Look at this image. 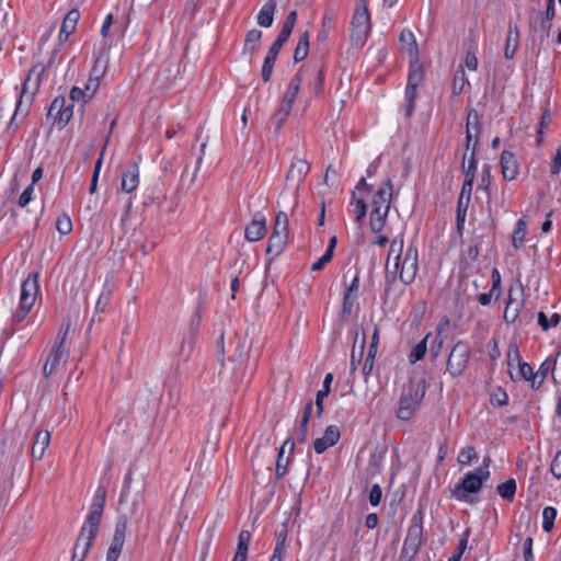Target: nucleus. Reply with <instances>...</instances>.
Wrapping results in <instances>:
<instances>
[{
    "label": "nucleus",
    "mask_w": 561,
    "mask_h": 561,
    "mask_svg": "<svg viewBox=\"0 0 561 561\" xmlns=\"http://www.w3.org/2000/svg\"><path fill=\"white\" fill-rule=\"evenodd\" d=\"M430 334H427L422 341H420L414 347L412 348L411 353L409 354V362L411 364H415L416 362H420L424 358L426 352H427V339Z\"/></svg>",
    "instance_id": "obj_45"
},
{
    "label": "nucleus",
    "mask_w": 561,
    "mask_h": 561,
    "mask_svg": "<svg viewBox=\"0 0 561 561\" xmlns=\"http://www.w3.org/2000/svg\"><path fill=\"white\" fill-rule=\"evenodd\" d=\"M251 540V533L249 530H241L238 536V546H237V554H239V558L247 557L248 558V550H249V543Z\"/></svg>",
    "instance_id": "obj_51"
},
{
    "label": "nucleus",
    "mask_w": 561,
    "mask_h": 561,
    "mask_svg": "<svg viewBox=\"0 0 561 561\" xmlns=\"http://www.w3.org/2000/svg\"><path fill=\"white\" fill-rule=\"evenodd\" d=\"M334 20H335L334 9H327L325 13L322 18L321 30L319 31L318 36H317L318 41L324 42L328 39V36L333 28Z\"/></svg>",
    "instance_id": "obj_29"
},
{
    "label": "nucleus",
    "mask_w": 561,
    "mask_h": 561,
    "mask_svg": "<svg viewBox=\"0 0 561 561\" xmlns=\"http://www.w3.org/2000/svg\"><path fill=\"white\" fill-rule=\"evenodd\" d=\"M106 65H107V59L103 58V56H99L94 60L93 67L90 72V79L100 82L106 71Z\"/></svg>",
    "instance_id": "obj_49"
},
{
    "label": "nucleus",
    "mask_w": 561,
    "mask_h": 561,
    "mask_svg": "<svg viewBox=\"0 0 561 561\" xmlns=\"http://www.w3.org/2000/svg\"><path fill=\"white\" fill-rule=\"evenodd\" d=\"M556 15L554 0H547V7L543 12L540 13V31L542 38L549 37L552 20Z\"/></svg>",
    "instance_id": "obj_23"
},
{
    "label": "nucleus",
    "mask_w": 561,
    "mask_h": 561,
    "mask_svg": "<svg viewBox=\"0 0 561 561\" xmlns=\"http://www.w3.org/2000/svg\"><path fill=\"white\" fill-rule=\"evenodd\" d=\"M288 237L279 234L278 232H272L268 238L266 254L272 255V259L278 257L285 250Z\"/></svg>",
    "instance_id": "obj_22"
},
{
    "label": "nucleus",
    "mask_w": 561,
    "mask_h": 561,
    "mask_svg": "<svg viewBox=\"0 0 561 561\" xmlns=\"http://www.w3.org/2000/svg\"><path fill=\"white\" fill-rule=\"evenodd\" d=\"M277 56V54H272L271 51H267L263 60L261 71V77L264 82H268L271 80Z\"/></svg>",
    "instance_id": "obj_42"
},
{
    "label": "nucleus",
    "mask_w": 561,
    "mask_h": 561,
    "mask_svg": "<svg viewBox=\"0 0 561 561\" xmlns=\"http://www.w3.org/2000/svg\"><path fill=\"white\" fill-rule=\"evenodd\" d=\"M388 214L389 206H387L385 209H381L379 207H371L369 227L373 232L378 233L383 230L387 224Z\"/></svg>",
    "instance_id": "obj_19"
},
{
    "label": "nucleus",
    "mask_w": 561,
    "mask_h": 561,
    "mask_svg": "<svg viewBox=\"0 0 561 561\" xmlns=\"http://www.w3.org/2000/svg\"><path fill=\"white\" fill-rule=\"evenodd\" d=\"M405 117L410 118L415 108V101L417 96V88L412 84H407L405 87Z\"/></svg>",
    "instance_id": "obj_41"
},
{
    "label": "nucleus",
    "mask_w": 561,
    "mask_h": 561,
    "mask_svg": "<svg viewBox=\"0 0 561 561\" xmlns=\"http://www.w3.org/2000/svg\"><path fill=\"white\" fill-rule=\"evenodd\" d=\"M427 390L425 378H411L403 387L396 415L399 420L409 421L422 403Z\"/></svg>",
    "instance_id": "obj_1"
},
{
    "label": "nucleus",
    "mask_w": 561,
    "mask_h": 561,
    "mask_svg": "<svg viewBox=\"0 0 561 561\" xmlns=\"http://www.w3.org/2000/svg\"><path fill=\"white\" fill-rule=\"evenodd\" d=\"M69 357V348L68 347H53L50 351L46 364L44 365V375L46 377L50 376L58 368L64 366Z\"/></svg>",
    "instance_id": "obj_13"
},
{
    "label": "nucleus",
    "mask_w": 561,
    "mask_h": 561,
    "mask_svg": "<svg viewBox=\"0 0 561 561\" xmlns=\"http://www.w3.org/2000/svg\"><path fill=\"white\" fill-rule=\"evenodd\" d=\"M108 141H110V134L107 135V137L105 139V144L103 145L100 156L94 164L91 183H90V187H89L90 194H94L98 190V181H99V176H100V172H101V168H102V163H103V159H104V154H105V150H106Z\"/></svg>",
    "instance_id": "obj_31"
},
{
    "label": "nucleus",
    "mask_w": 561,
    "mask_h": 561,
    "mask_svg": "<svg viewBox=\"0 0 561 561\" xmlns=\"http://www.w3.org/2000/svg\"><path fill=\"white\" fill-rule=\"evenodd\" d=\"M520 307L522 304L513 299L512 295L510 294L503 314L504 321L507 324H512L518 319L520 313Z\"/></svg>",
    "instance_id": "obj_34"
},
{
    "label": "nucleus",
    "mask_w": 561,
    "mask_h": 561,
    "mask_svg": "<svg viewBox=\"0 0 561 561\" xmlns=\"http://www.w3.org/2000/svg\"><path fill=\"white\" fill-rule=\"evenodd\" d=\"M261 38L262 31L256 28L250 30L244 38L243 53L251 56L255 54L260 48Z\"/></svg>",
    "instance_id": "obj_25"
},
{
    "label": "nucleus",
    "mask_w": 561,
    "mask_h": 561,
    "mask_svg": "<svg viewBox=\"0 0 561 561\" xmlns=\"http://www.w3.org/2000/svg\"><path fill=\"white\" fill-rule=\"evenodd\" d=\"M79 19L80 12L77 9H72L66 14L61 24V35H65V39H68V37L76 31Z\"/></svg>",
    "instance_id": "obj_28"
},
{
    "label": "nucleus",
    "mask_w": 561,
    "mask_h": 561,
    "mask_svg": "<svg viewBox=\"0 0 561 561\" xmlns=\"http://www.w3.org/2000/svg\"><path fill=\"white\" fill-rule=\"evenodd\" d=\"M477 46L473 44L469 47L465 58V65L470 70H477L478 68V58L476 56Z\"/></svg>",
    "instance_id": "obj_64"
},
{
    "label": "nucleus",
    "mask_w": 561,
    "mask_h": 561,
    "mask_svg": "<svg viewBox=\"0 0 561 561\" xmlns=\"http://www.w3.org/2000/svg\"><path fill=\"white\" fill-rule=\"evenodd\" d=\"M496 491L503 500L507 502H513L516 493L515 479L511 478L506 480L504 483L499 484L496 486Z\"/></svg>",
    "instance_id": "obj_38"
},
{
    "label": "nucleus",
    "mask_w": 561,
    "mask_h": 561,
    "mask_svg": "<svg viewBox=\"0 0 561 561\" xmlns=\"http://www.w3.org/2000/svg\"><path fill=\"white\" fill-rule=\"evenodd\" d=\"M493 407H504L508 404V396L503 388H497L496 391L491 396L490 400Z\"/></svg>",
    "instance_id": "obj_61"
},
{
    "label": "nucleus",
    "mask_w": 561,
    "mask_h": 561,
    "mask_svg": "<svg viewBox=\"0 0 561 561\" xmlns=\"http://www.w3.org/2000/svg\"><path fill=\"white\" fill-rule=\"evenodd\" d=\"M323 437L331 446H334L341 437L339 427L336 425H329L324 431Z\"/></svg>",
    "instance_id": "obj_62"
},
{
    "label": "nucleus",
    "mask_w": 561,
    "mask_h": 561,
    "mask_svg": "<svg viewBox=\"0 0 561 561\" xmlns=\"http://www.w3.org/2000/svg\"><path fill=\"white\" fill-rule=\"evenodd\" d=\"M295 449V440L293 437H288L283 446L278 449L276 468H275V477L277 480H280L287 473V468L289 462L293 459Z\"/></svg>",
    "instance_id": "obj_9"
},
{
    "label": "nucleus",
    "mask_w": 561,
    "mask_h": 561,
    "mask_svg": "<svg viewBox=\"0 0 561 561\" xmlns=\"http://www.w3.org/2000/svg\"><path fill=\"white\" fill-rule=\"evenodd\" d=\"M70 330V320H64L60 324L59 331L56 336L55 345L54 347L61 348L67 347L66 346V339Z\"/></svg>",
    "instance_id": "obj_58"
},
{
    "label": "nucleus",
    "mask_w": 561,
    "mask_h": 561,
    "mask_svg": "<svg viewBox=\"0 0 561 561\" xmlns=\"http://www.w3.org/2000/svg\"><path fill=\"white\" fill-rule=\"evenodd\" d=\"M469 203L467 199L458 198L456 208V228L459 234L462 233Z\"/></svg>",
    "instance_id": "obj_40"
},
{
    "label": "nucleus",
    "mask_w": 561,
    "mask_h": 561,
    "mask_svg": "<svg viewBox=\"0 0 561 561\" xmlns=\"http://www.w3.org/2000/svg\"><path fill=\"white\" fill-rule=\"evenodd\" d=\"M491 181H492L491 167L489 164H484L482 168L481 180H480L478 188L483 190L488 194L489 197L491 195Z\"/></svg>",
    "instance_id": "obj_57"
},
{
    "label": "nucleus",
    "mask_w": 561,
    "mask_h": 561,
    "mask_svg": "<svg viewBox=\"0 0 561 561\" xmlns=\"http://www.w3.org/2000/svg\"><path fill=\"white\" fill-rule=\"evenodd\" d=\"M403 247H404V239L403 233H400L398 237L392 239L390 242V249L388 252V260L394 255V262L400 261V259L403 256Z\"/></svg>",
    "instance_id": "obj_47"
},
{
    "label": "nucleus",
    "mask_w": 561,
    "mask_h": 561,
    "mask_svg": "<svg viewBox=\"0 0 561 561\" xmlns=\"http://www.w3.org/2000/svg\"><path fill=\"white\" fill-rule=\"evenodd\" d=\"M471 129L474 130L473 144H476L477 147L482 131V126L480 124L479 114L474 108H469L467 114L466 130L471 131Z\"/></svg>",
    "instance_id": "obj_30"
},
{
    "label": "nucleus",
    "mask_w": 561,
    "mask_h": 561,
    "mask_svg": "<svg viewBox=\"0 0 561 561\" xmlns=\"http://www.w3.org/2000/svg\"><path fill=\"white\" fill-rule=\"evenodd\" d=\"M56 229L62 236H67L72 231V221L67 214L64 213L57 217Z\"/></svg>",
    "instance_id": "obj_56"
},
{
    "label": "nucleus",
    "mask_w": 561,
    "mask_h": 561,
    "mask_svg": "<svg viewBox=\"0 0 561 561\" xmlns=\"http://www.w3.org/2000/svg\"><path fill=\"white\" fill-rule=\"evenodd\" d=\"M351 205H354L355 222L362 226L367 214V204L363 198L355 199V192H352Z\"/></svg>",
    "instance_id": "obj_43"
},
{
    "label": "nucleus",
    "mask_w": 561,
    "mask_h": 561,
    "mask_svg": "<svg viewBox=\"0 0 561 561\" xmlns=\"http://www.w3.org/2000/svg\"><path fill=\"white\" fill-rule=\"evenodd\" d=\"M288 227L289 220L287 214L284 211H279L275 218L273 232H278L279 234H285L286 237H288Z\"/></svg>",
    "instance_id": "obj_55"
},
{
    "label": "nucleus",
    "mask_w": 561,
    "mask_h": 561,
    "mask_svg": "<svg viewBox=\"0 0 561 561\" xmlns=\"http://www.w3.org/2000/svg\"><path fill=\"white\" fill-rule=\"evenodd\" d=\"M266 233V222L262 215H256L254 219L245 227L244 236L250 242L261 240Z\"/></svg>",
    "instance_id": "obj_17"
},
{
    "label": "nucleus",
    "mask_w": 561,
    "mask_h": 561,
    "mask_svg": "<svg viewBox=\"0 0 561 561\" xmlns=\"http://www.w3.org/2000/svg\"><path fill=\"white\" fill-rule=\"evenodd\" d=\"M469 536H470V528H467L463 531L462 537L460 538L455 552L451 554V557L448 559V561H460L461 560L462 554L465 553L467 546H468Z\"/></svg>",
    "instance_id": "obj_52"
},
{
    "label": "nucleus",
    "mask_w": 561,
    "mask_h": 561,
    "mask_svg": "<svg viewBox=\"0 0 561 561\" xmlns=\"http://www.w3.org/2000/svg\"><path fill=\"white\" fill-rule=\"evenodd\" d=\"M392 193V181L388 178L374 194L371 207H379L381 209H385L387 206L390 207Z\"/></svg>",
    "instance_id": "obj_16"
},
{
    "label": "nucleus",
    "mask_w": 561,
    "mask_h": 561,
    "mask_svg": "<svg viewBox=\"0 0 561 561\" xmlns=\"http://www.w3.org/2000/svg\"><path fill=\"white\" fill-rule=\"evenodd\" d=\"M139 185V165L136 161L127 164L122 173L121 188L125 193L134 192Z\"/></svg>",
    "instance_id": "obj_14"
},
{
    "label": "nucleus",
    "mask_w": 561,
    "mask_h": 561,
    "mask_svg": "<svg viewBox=\"0 0 561 561\" xmlns=\"http://www.w3.org/2000/svg\"><path fill=\"white\" fill-rule=\"evenodd\" d=\"M58 51H59L58 48H55L53 50L46 66L42 65L41 62H37L28 71L27 77L25 78V80L23 82L22 91H21L20 98L16 102L14 114L9 123L8 130H16V128L19 127L18 117L20 114H22L21 121H23L27 116L28 108H26L25 111L22 110V100H23L24 94L27 92V84L31 81L32 77L35 76L36 79L34 82V90H35L33 92V94H34L39 88V84H41L42 78L46 71V68H49L55 62V58H56Z\"/></svg>",
    "instance_id": "obj_3"
},
{
    "label": "nucleus",
    "mask_w": 561,
    "mask_h": 561,
    "mask_svg": "<svg viewBox=\"0 0 561 561\" xmlns=\"http://www.w3.org/2000/svg\"><path fill=\"white\" fill-rule=\"evenodd\" d=\"M103 510V505L94 502L91 503L89 513L80 530V539H84L85 536H88L89 541L94 540L96 538L100 530Z\"/></svg>",
    "instance_id": "obj_7"
},
{
    "label": "nucleus",
    "mask_w": 561,
    "mask_h": 561,
    "mask_svg": "<svg viewBox=\"0 0 561 561\" xmlns=\"http://www.w3.org/2000/svg\"><path fill=\"white\" fill-rule=\"evenodd\" d=\"M112 297V288L107 284L103 286V289L98 298V301L95 304V311L96 312H103L105 308L108 306L110 300Z\"/></svg>",
    "instance_id": "obj_54"
},
{
    "label": "nucleus",
    "mask_w": 561,
    "mask_h": 561,
    "mask_svg": "<svg viewBox=\"0 0 561 561\" xmlns=\"http://www.w3.org/2000/svg\"><path fill=\"white\" fill-rule=\"evenodd\" d=\"M476 457V448L473 446H467L460 450L457 460L460 465H469Z\"/></svg>",
    "instance_id": "obj_60"
},
{
    "label": "nucleus",
    "mask_w": 561,
    "mask_h": 561,
    "mask_svg": "<svg viewBox=\"0 0 561 561\" xmlns=\"http://www.w3.org/2000/svg\"><path fill=\"white\" fill-rule=\"evenodd\" d=\"M66 103L67 100L65 96H57L51 102L47 112V118L49 119L53 117L54 111H57L59 129L65 128L73 116V104L70 103L67 105Z\"/></svg>",
    "instance_id": "obj_8"
},
{
    "label": "nucleus",
    "mask_w": 561,
    "mask_h": 561,
    "mask_svg": "<svg viewBox=\"0 0 561 561\" xmlns=\"http://www.w3.org/2000/svg\"><path fill=\"white\" fill-rule=\"evenodd\" d=\"M471 356V348L469 344L465 341H458L449 352L447 363H446V371L453 377H460L469 363Z\"/></svg>",
    "instance_id": "obj_5"
},
{
    "label": "nucleus",
    "mask_w": 561,
    "mask_h": 561,
    "mask_svg": "<svg viewBox=\"0 0 561 561\" xmlns=\"http://www.w3.org/2000/svg\"><path fill=\"white\" fill-rule=\"evenodd\" d=\"M396 272H399V279L404 285L415 280L419 271V250L414 243L409 244L400 261L394 262Z\"/></svg>",
    "instance_id": "obj_4"
},
{
    "label": "nucleus",
    "mask_w": 561,
    "mask_h": 561,
    "mask_svg": "<svg viewBox=\"0 0 561 561\" xmlns=\"http://www.w3.org/2000/svg\"><path fill=\"white\" fill-rule=\"evenodd\" d=\"M351 25L355 27L360 26L371 28L370 14L368 12L365 0H359V2L357 3Z\"/></svg>",
    "instance_id": "obj_24"
},
{
    "label": "nucleus",
    "mask_w": 561,
    "mask_h": 561,
    "mask_svg": "<svg viewBox=\"0 0 561 561\" xmlns=\"http://www.w3.org/2000/svg\"><path fill=\"white\" fill-rule=\"evenodd\" d=\"M382 459L383 457L381 454L373 453L370 455L368 470L371 476H376L380 472Z\"/></svg>",
    "instance_id": "obj_63"
},
{
    "label": "nucleus",
    "mask_w": 561,
    "mask_h": 561,
    "mask_svg": "<svg viewBox=\"0 0 561 561\" xmlns=\"http://www.w3.org/2000/svg\"><path fill=\"white\" fill-rule=\"evenodd\" d=\"M92 543L93 540L89 541L88 536L84 539H80L79 536L73 547L71 561H84Z\"/></svg>",
    "instance_id": "obj_33"
},
{
    "label": "nucleus",
    "mask_w": 561,
    "mask_h": 561,
    "mask_svg": "<svg viewBox=\"0 0 561 561\" xmlns=\"http://www.w3.org/2000/svg\"><path fill=\"white\" fill-rule=\"evenodd\" d=\"M556 518L557 510L552 506H546L542 511V529L546 533L552 531Z\"/></svg>",
    "instance_id": "obj_48"
},
{
    "label": "nucleus",
    "mask_w": 561,
    "mask_h": 561,
    "mask_svg": "<svg viewBox=\"0 0 561 561\" xmlns=\"http://www.w3.org/2000/svg\"><path fill=\"white\" fill-rule=\"evenodd\" d=\"M277 9L276 0H268L260 10L257 14V24L262 27L268 28L273 25L274 14Z\"/></svg>",
    "instance_id": "obj_21"
},
{
    "label": "nucleus",
    "mask_w": 561,
    "mask_h": 561,
    "mask_svg": "<svg viewBox=\"0 0 561 561\" xmlns=\"http://www.w3.org/2000/svg\"><path fill=\"white\" fill-rule=\"evenodd\" d=\"M309 37H310V35H309L308 31H305L300 35L298 44L294 51V56H293L295 62H300L307 58V56L309 54V46H310Z\"/></svg>",
    "instance_id": "obj_32"
},
{
    "label": "nucleus",
    "mask_w": 561,
    "mask_h": 561,
    "mask_svg": "<svg viewBox=\"0 0 561 561\" xmlns=\"http://www.w3.org/2000/svg\"><path fill=\"white\" fill-rule=\"evenodd\" d=\"M557 366V359H553L552 357H548L545 362H542L538 368V370L535 373L538 378L546 379L549 371L551 370L552 377L556 380L554 377V370Z\"/></svg>",
    "instance_id": "obj_53"
},
{
    "label": "nucleus",
    "mask_w": 561,
    "mask_h": 561,
    "mask_svg": "<svg viewBox=\"0 0 561 561\" xmlns=\"http://www.w3.org/2000/svg\"><path fill=\"white\" fill-rule=\"evenodd\" d=\"M424 507L420 505L419 508L414 512L411 518V524L408 528L405 540L414 541L420 545L424 543Z\"/></svg>",
    "instance_id": "obj_11"
},
{
    "label": "nucleus",
    "mask_w": 561,
    "mask_h": 561,
    "mask_svg": "<svg viewBox=\"0 0 561 561\" xmlns=\"http://www.w3.org/2000/svg\"><path fill=\"white\" fill-rule=\"evenodd\" d=\"M422 545L405 540L403 541L402 549L400 551L399 561H414Z\"/></svg>",
    "instance_id": "obj_35"
},
{
    "label": "nucleus",
    "mask_w": 561,
    "mask_h": 561,
    "mask_svg": "<svg viewBox=\"0 0 561 561\" xmlns=\"http://www.w3.org/2000/svg\"><path fill=\"white\" fill-rule=\"evenodd\" d=\"M476 149H477L476 144H473L467 168H465L466 153L462 157L463 175H465L466 180L470 179V181H474V179H476V171H477Z\"/></svg>",
    "instance_id": "obj_44"
},
{
    "label": "nucleus",
    "mask_w": 561,
    "mask_h": 561,
    "mask_svg": "<svg viewBox=\"0 0 561 561\" xmlns=\"http://www.w3.org/2000/svg\"><path fill=\"white\" fill-rule=\"evenodd\" d=\"M467 83H468V79L466 77V73H465V70H463L462 66H460L459 69H457V71L455 72V76H454L453 87H451L453 94L454 95H460L462 93L463 88H465V85Z\"/></svg>",
    "instance_id": "obj_46"
},
{
    "label": "nucleus",
    "mask_w": 561,
    "mask_h": 561,
    "mask_svg": "<svg viewBox=\"0 0 561 561\" xmlns=\"http://www.w3.org/2000/svg\"><path fill=\"white\" fill-rule=\"evenodd\" d=\"M527 232V225L525 220L518 219L512 237L513 247L518 250L522 248Z\"/></svg>",
    "instance_id": "obj_39"
},
{
    "label": "nucleus",
    "mask_w": 561,
    "mask_h": 561,
    "mask_svg": "<svg viewBox=\"0 0 561 561\" xmlns=\"http://www.w3.org/2000/svg\"><path fill=\"white\" fill-rule=\"evenodd\" d=\"M400 42L407 45V50L411 58L415 59L419 53L417 44L414 34L409 30H403L400 33Z\"/></svg>",
    "instance_id": "obj_37"
},
{
    "label": "nucleus",
    "mask_w": 561,
    "mask_h": 561,
    "mask_svg": "<svg viewBox=\"0 0 561 561\" xmlns=\"http://www.w3.org/2000/svg\"><path fill=\"white\" fill-rule=\"evenodd\" d=\"M126 531H127V516L121 515L118 516L116 524H115V530L114 535L111 541V545L108 547L107 553H106V561H117L126 538Z\"/></svg>",
    "instance_id": "obj_6"
},
{
    "label": "nucleus",
    "mask_w": 561,
    "mask_h": 561,
    "mask_svg": "<svg viewBox=\"0 0 561 561\" xmlns=\"http://www.w3.org/2000/svg\"><path fill=\"white\" fill-rule=\"evenodd\" d=\"M293 106L280 102L278 108L272 117V122L275 125V133H278L286 122L287 117L291 112Z\"/></svg>",
    "instance_id": "obj_36"
},
{
    "label": "nucleus",
    "mask_w": 561,
    "mask_h": 561,
    "mask_svg": "<svg viewBox=\"0 0 561 561\" xmlns=\"http://www.w3.org/2000/svg\"><path fill=\"white\" fill-rule=\"evenodd\" d=\"M288 535V522L283 523L282 529L276 533V543L272 554V561H283V551Z\"/></svg>",
    "instance_id": "obj_26"
},
{
    "label": "nucleus",
    "mask_w": 561,
    "mask_h": 561,
    "mask_svg": "<svg viewBox=\"0 0 561 561\" xmlns=\"http://www.w3.org/2000/svg\"><path fill=\"white\" fill-rule=\"evenodd\" d=\"M423 80H424L423 66L421 64H419L417 57L415 59L411 58L407 84H412L413 87L419 88V85L423 82Z\"/></svg>",
    "instance_id": "obj_27"
},
{
    "label": "nucleus",
    "mask_w": 561,
    "mask_h": 561,
    "mask_svg": "<svg viewBox=\"0 0 561 561\" xmlns=\"http://www.w3.org/2000/svg\"><path fill=\"white\" fill-rule=\"evenodd\" d=\"M39 274L37 272L30 273L21 285L20 304L33 308L38 293Z\"/></svg>",
    "instance_id": "obj_10"
},
{
    "label": "nucleus",
    "mask_w": 561,
    "mask_h": 561,
    "mask_svg": "<svg viewBox=\"0 0 561 561\" xmlns=\"http://www.w3.org/2000/svg\"><path fill=\"white\" fill-rule=\"evenodd\" d=\"M370 33L369 27H355L352 26L350 38L353 44L356 46H363Z\"/></svg>",
    "instance_id": "obj_50"
},
{
    "label": "nucleus",
    "mask_w": 561,
    "mask_h": 561,
    "mask_svg": "<svg viewBox=\"0 0 561 561\" xmlns=\"http://www.w3.org/2000/svg\"><path fill=\"white\" fill-rule=\"evenodd\" d=\"M501 172L505 181H513L518 175V163L512 151L503 150L500 157Z\"/></svg>",
    "instance_id": "obj_15"
},
{
    "label": "nucleus",
    "mask_w": 561,
    "mask_h": 561,
    "mask_svg": "<svg viewBox=\"0 0 561 561\" xmlns=\"http://www.w3.org/2000/svg\"><path fill=\"white\" fill-rule=\"evenodd\" d=\"M310 163L304 159L295 158L286 174V182L295 185L296 188L304 182L310 171Z\"/></svg>",
    "instance_id": "obj_12"
},
{
    "label": "nucleus",
    "mask_w": 561,
    "mask_h": 561,
    "mask_svg": "<svg viewBox=\"0 0 561 561\" xmlns=\"http://www.w3.org/2000/svg\"><path fill=\"white\" fill-rule=\"evenodd\" d=\"M50 433L48 431H38L32 446V458L36 461L41 460L45 450L50 444Z\"/></svg>",
    "instance_id": "obj_18"
},
{
    "label": "nucleus",
    "mask_w": 561,
    "mask_h": 561,
    "mask_svg": "<svg viewBox=\"0 0 561 561\" xmlns=\"http://www.w3.org/2000/svg\"><path fill=\"white\" fill-rule=\"evenodd\" d=\"M519 36L517 25L510 24L504 48V56L506 59H512L515 56L519 44Z\"/></svg>",
    "instance_id": "obj_20"
},
{
    "label": "nucleus",
    "mask_w": 561,
    "mask_h": 561,
    "mask_svg": "<svg viewBox=\"0 0 561 561\" xmlns=\"http://www.w3.org/2000/svg\"><path fill=\"white\" fill-rule=\"evenodd\" d=\"M490 477V471L484 468H477L467 472L461 481L451 490V497L468 504H474L476 499L472 496L481 491L483 482Z\"/></svg>",
    "instance_id": "obj_2"
},
{
    "label": "nucleus",
    "mask_w": 561,
    "mask_h": 561,
    "mask_svg": "<svg viewBox=\"0 0 561 561\" xmlns=\"http://www.w3.org/2000/svg\"><path fill=\"white\" fill-rule=\"evenodd\" d=\"M365 346H366V336L363 333V337H362L360 344H359L358 356H356L355 350H353L352 355H351L350 369H351V374L352 375L356 371L358 365L362 363V359H363V356H364Z\"/></svg>",
    "instance_id": "obj_59"
}]
</instances>
